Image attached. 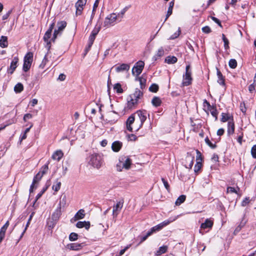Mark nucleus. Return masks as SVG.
<instances>
[{
	"label": "nucleus",
	"mask_w": 256,
	"mask_h": 256,
	"mask_svg": "<svg viewBox=\"0 0 256 256\" xmlns=\"http://www.w3.org/2000/svg\"><path fill=\"white\" fill-rule=\"evenodd\" d=\"M136 114L137 115L138 118H136L134 124L135 118L134 114L130 116L126 120V128L130 132H132L133 129L136 131H138L142 127L146 119V110H138Z\"/></svg>",
	"instance_id": "1"
},
{
	"label": "nucleus",
	"mask_w": 256,
	"mask_h": 256,
	"mask_svg": "<svg viewBox=\"0 0 256 256\" xmlns=\"http://www.w3.org/2000/svg\"><path fill=\"white\" fill-rule=\"evenodd\" d=\"M143 96L142 92L138 88H136L134 93L131 94L128 100V107L129 108H135L140 102V100Z\"/></svg>",
	"instance_id": "2"
},
{
	"label": "nucleus",
	"mask_w": 256,
	"mask_h": 256,
	"mask_svg": "<svg viewBox=\"0 0 256 256\" xmlns=\"http://www.w3.org/2000/svg\"><path fill=\"white\" fill-rule=\"evenodd\" d=\"M119 20L116 13H111L104 18L103 26L106 28H110L115 25L117 22H120Z\"/></svg>",
	"instance_id": "3"
},
{
	"label": "nucleus",
	"mask_w": 256,
	"mask_h": 256,
	"mask_svg": "<svg viewBox=\"0 0 256 256\" xmlns=\"http://www.w3.org/2000/svg\"><path fill=\"white\" fill-rule=\"evenodd\" d=\"M88 164L94 168H99L102 164V160L101 156L97 154H92L90 156Z\"/></svg>",
	"instance_id": "4"
},
{
	"label": "nucleus",
	"mask_w": 256,
	"mask_h": 256,
	"mask_svg": "<svg viewBox=\"0 0 256 256\" xmlns=\"http://www.w3.org/2000/svg\"><path fill=\"white\" fill-rule=\"evenodd\" d=\"M32 60V53L30 52L27 53L24 58V62L22 68L24 71L26 72L30 69Z\"/></svg>",
	"instance_id": "5"
},
{
	"label": "nucleus",
	"mask_w": 256,
	"mask_h": 256,
	"mask_svg": "<svg viewBox=\"0 0 256 256\" xmlns=\"http://www.w3.org/2000/svg\"><path fill=\"white\" fill-rule=\"evenodd\" d=\"M190 66L188 65L186 68V74L183 76V80L182 82V86H188L192 83V78L191 76L192 72L190 70Z\"/></svg>",
	"instance_id": "6"
},
{
	"label": "nucleus",
	"mask_w": 256,
	"mask_h": 256,
	"mask_svg": "<svg viewBox=\"0 0 256 256\" xmlns=\"http://www.w3.org/2000/svg\"><path fill=\"white\" fill-rule=\"evenodd\" d=\"M144 63L143 61L138 62L132 69V73L134 75L138 76L140 75L144 68Z\"/></svg>",
	"instance_id": "7"
},
{
	"label": "nucleus",
	"mask_w": 256,
	"mask_h": 256,
	"mask_svg": "<svg viewBox=\"0 0 256 256\" xmlns=\"http://www.w3.org/2000/svg\"><path fill=\"white\" fill-rule=\"evenodd\" d=\"M66 26V22L65 21L58 22L57 24L58 29L54 31V36L52 40L54 42L58 36L61 34L62 31H63Z\"/></svg>",
	"instance_id": "8"
},
{
	"label": "nucleus",
	"mask_w": 256,
	"mask_h": 256,
	"mask_svg": "<svg viewBox=\"0 0 256 256\" xmlns=\"http://www.w3.org/2000/svg\"><path fill=\"white\" fill-rule=\"evenodd\" d=\"M124 200H121L117 202L116 204L112 207V216L113 218H115L120 212L124 205Z\"/></svg>",
	"instance_id": "9"
},
{
	"label": "nucleus",
	"mask_w": 256,
	"mask_h": 256,
	"mask_svg": "<svg viewBox=\"0 0 256 256\" xmlns=\"http://www.w3.org/2000/svg\"><path fill=\"white\" fill-rule=\"evenodd\" d=\"M164 226V225H156L152 227L149 231L147 232L146 236L142 237L140 243H142L146 240L147 238L151 236L153 233L160 230L161 229H162Z\"/></svg>",
	"instance_id": "10"
},
{
	"label": "nucleus",
	"mask_w": 256,
	"mask_h": 256,
	"mask_svg": "<svg viewBox=\"0 0 256 256\" xmlns=\"http://www.w3.org/2000/svg\"><path fill=\"white\" fill-rule=\"evenodd\" d=\"M87 0H78L75 4L76 8V16H80L82 14L84 8L86 3Z\"/></svg>",
	"instance_id": "11"
},
{
	"label": "nucleus",
	"mask_w": 256,
	"mask_h": 256,
	"mask_svg": "<svg viewBox=\"0 0 256 256\" xmlns=\"http://www.w3.org/2000/svg\"><path fill=\"white\" fill-rule=\"evenodd\" d=\"M85 216V210L84 209H80L76 214L74 218L70 220V222L74 223L77 220L84 218Z\"/></svg>",
	"instance_id": "12"
},
{
	"label": "nucleus",
	"mask_w": 256,
	"mask_h": 256,
	"mask_svg": "<svg viewBox=\"0 0 256 256\" xmlns=\"http://www.w3.org/2000/svg\"><path fill=\"white\" fill-rule=\"evenodd\" d=\"M42 176V174H41L40 172H38L34 177L32 183L30 187V192H33L34 189V185L41 180ZM35 188H36V186L35 187Z\"/></svg>",
	"instance_id": "13"
},
{
	"label": "nucleus",
	"mask_w": 256,
	"mask_h": 256,
	"mask_svg": "<svg viewBox=\"0 0 256 256\" xmlns=\"http://www.w3.org/2000/svg\"><path fill=\"white\" fill-rule=\"evenodd\" d=\"M62 214V210L60 208H57L52 214L51 219L52 221L51 222L56 223L58 220L60 215Z\"/></svg>",
	"instance_id": "14"
},
{
	"label": "nucleus",
	"mask_w": 256,
	"mask_h": 256,
	"mask_svg": "<svg viewBox=\"0 0 256 256\" xmlns=\"http://www.w3.org/2000/svg\"><path fill=\"white\" fill-rule=\"evenodd\" d=\"M18 62V58L14 57L11 62L10 68L8 69V72L12 74L17 67V64Z\"/></svg>",
	"instance_id": "15"
},
{
	"label": "nucleus",
	"mask_w": 256,
	"mask_h": 256,
	"mask_svg": "<svg viewBox=\"0 0 256 256\" xmlns=\"http://www.w3.org/2000/svg\"><path fill=\"white\" fill-rule=\"evenodd\" d=\"M204 104H206L208 106L209 110L211 114L215 118V120H218V112L216 108L214 106H212L206 100H204Z\"/></svg>",
	"instance_id": "16"
},
{
	"label": "nucleus",
	"mask_w": 256,
	"mask_h": 256,
	"mask_svg": "<svg viewBox=\"0 0 256 256\" xmlns=\"http://www.w3.org/2000/svg\"><path fill=\"white\" fill-rule=\"evenodd\" d=\"M122 168L126 170H128L132 164V160L129 158L124 157L122 158Z\"/></svg>",
	"instance_id": "17"
},
{
	"label": "nucleus",
	"mask_w": 256,
	"mask_h": 256,
	"mask_svg": "<svg viewBox=\"0 0 256 256\" xmlns=\"http://www.w3.org/2000/svg\"><path fill=\"white\" fill-rule=\"evenodd\" d=\"M122 146V143L120 141H115L112 145V148L114 152H118L120 150Z\"/></svg>",
	"instance_id": "18"
},
{
	"label": "nucleus",
	"mask_w": 256,
	"mask_h": 256,
	"mask_svg": "<svg viewBox=\"0 0 256 256\" xmlns=\"http://www.w3.org/2000/svg\"><path fill=\"white\" fill-rule=\"evenodd\" d=\"M130 68V66L128 64H122L120 66H116L115 70L117 72H120L124 70L128 71L129 70Z\"/></svg>",
	"instance_id": "19"
},
{
	"label": "nucleus",
	"mask_w": 256,
	"mask_h": 256,
	"mask_svg": "<svg viewBox=\"0 0 256 256\" xmlns=\"http://www.w3.org/2000/svg\"><path fill=\"white\" fill-rule=\"evenodd\" d=\"M64 154L61 150H56L52 155V158L56 160L60 161L63 156Z\"/></svg>",
	"instance_id": "20"
},
{
	"label": "nucleus",
	"mask_w": 256,
	"mask_h": 256,
	"mask_svg": "<svg viewBox=\"0 0 256 256\" xmlns=\"http://www.w3.org/2000/svg\"><path fill=\"white\" fill-rule=\"evenodd\" d=\"M194 161V157L188 156L186 158V163L185 164L186 168H187L191 169L193 166Z\"/></svg>",
	"instance_id": "21"
},
{
	"label": "nucleus",
	"mask_w": 256,
	"mask_h": 256,
	"mask_svg": "<svg viewBox=\"0 0 256 256\" xmlns=\"http://www.w3.org/2000/svg\"><path fill=\"white\" fill-rule=\"evenodd\" d=\"M234 132V124L233 120H230L228 124V134L229 135L232 134Z\"/></svg>",
	"instance_id": "22"
},
{
	"label": "nucleus",
	"mask_w": 256,
	"mask_h": 256,
	"mask_svg": "<svg viewBox=\"0 0 256 256\" xmlns=\"http://www.w3.org/2000/svg\"><path fill=\"white\" fill-rule=\"evenodd\" d=\"M51 36L52 35L49 33L46 32L44 36V42H46V48L48 50H49L50 48V38Z\"/></svg>",
	"instance_id": "23"
},
{
	"label": "nucleus",
	"mask_w": 256,
	"mask_h": 256,
	"mask_svg": "<svg viewBox=\"0 0 256 256\" xmlns=\"http://www.w3.org/2000/svg\"><path fill=\"white\" fill-rule=\"evenodd\" d=\"M177 58L174 56H169L165 58V62L168 64H174L176 62Z\"/></svg>",
	"instance_id": "24"
},
{
	"label": "nucleus",
	"mask_w": 256,
	"mask_h": 256,
	"mask_svg": "<svg viewBox=\"0 0 256 256\" xmlns=\"http://www.w3.org/2000/svg\"><path fill=\"white\" fill-rule=\"evenodd\" d=\"M8 46V38L6 36H2L0 39V46L4 48Z\"/></svg>",
	"instance_id": "25"
},
{
	"label": "nucleus",
	"mask_w": 256,
	"mask_h": 256,
	"mask_svg": "<svg viewBox=\"0 0 256 256\" xmlns=\"http://www.w3.org/2000/svg\"><path fill=\"white\" fill-rule=\"evenodd\" d=\"M212 225H201L199 230L200 232L203 234L204 232H208L212 228Z\"/></svg>",
	"instance_id": "26"
},
{
	"label": "nucleus",
	"mask_w": 256,
	"mask_h": 256,
	"mask_svg": "<svg viewBox=\"0 0 256 256\" xmlns=\"http://www.w3.org/2000/svg\"><path fill=\"white\" fill-rule=\"evenodd\" d=\"M66 196H64L60 198V200L58 204V206L57 208H60V210H62V208H64L66 206Z\"/></svg>",
	"instance_id": "27"
},
{
	"label": "nucleus",
	"mask_w": 256,
	"mask_h": 256,
	"mask_svg": "<svg viewBox=\"0 0 256 256\" xmlns=\"http://www.w3.org/2000/svg\"><path fill=\"white\" fill-rule=\"evenodd\" d=\"M164 54V50L162 47L160 48L154 56L155 60L162 56Z\"/></svg>",
	"instance_id": "28"
},
{
	"label": "nucleus",
	"mask_w": 256,
	"mask_h": 256,
	"mask_svg": "<svg viewBox=\"0 0 256 256\" xmlns=\"http://www.w3.org/2000/svg\"><path fill=\"white\" fill-rule=\"evenodd\" d=\"M50 54L48 52L47 54L45 55L41 64L40 65V67L42 68H44L45 67L46 64L48 61V58L51 57V56H50Z\"/></svg>",
	"instance_id": "29"
},
{
	"label": "nucleus",
	"mask_w": 256,
	"mask_h": 256,
	"mask_svg": "<svg viewBox=\"0 0 256 256\" xmlns=\"http://www.w3.org/2000/svg\"><path fill=\"white\" fill-rule=\"evenodd\" d=\"M8 225H4L0 230V242H2L5 236L6 230L8 228Z\"/></svg>",
	"instance_id": "30"
},
{
	"label": "nucleus",
	"mask_w": 256,
	"mask_h": 256,
	"mask_svg": "<svg viewBox=\"0 0 256 256\" xmlns=\"http://www.w3.org/2000/svg\"><path fill=\"white\" fill-rule=\"evenodd\" d=\"M168 247L166 246H160L156 251V256H160L163 254L166 253L168 250Z\"/></svg>",
	"instance_id": "31"
},
{
	"label": "nucleus",
	"mask_w": 256,
	"mask_h": 256,
	"mask_svg": "<svg viewBox=\"0 0 256 256\" xmlns=\"http://www.w3.org/2000/svg\"><path fill=\"white\" fill-rule=\"evenodd\" d=\"M217 75L218 76V83L220 84V85L224 86V80L222 76V75L221 72L218 70H217Z\"/></svg>",
	"instance_id": "32"
},
{
	"label": "nucleus",
	"mask_w": 256,
	"mask_h": 256,
	"mask_svg": "<svg viewBox=\"0 0 256 256\" xmlns=\"http://www.w3.org/2000/svg\"><path fill=\"white\" fill-rule=\"evenodd\" d=\"M186 198V196L185 195H181L176 200L175 202V204L176 206H180L182 203H183Z\"/></svg>",
	"instance_id": "33"
},
{
	"label": "nucleus",
	"mask_w": 256,
	"mask_h": 256,
	"mask_svg": "<svg viewBox=\"0 0 256 256\" xmlns=\"http://www.w3.org/2000/svg\"><path fill=\"white\" fill-rule=\"evenodd\" d=\"M152 103L153 106H158L160 105L162 102L159 98L155 96L152 98Z\"/></svg>",
	"instance_id": "34"
},
{
	"label": "nucleus",
	"mask_w": 256,
	"mask_h": 256,
	"mask_svg": "<svg viewBox=\"0 0 256 256\" xmlns=\"http://www.w3.org/2000/svg\"><path fill=\"white\" fill-rule=\"evenodd\" d=\"M114 90L118 94H122L124 92L122 88V86L120 83H116L114 85Z\"/></svg>",
	"instance_id": "35"
},
{
	"label": "nucleus",
	"mask_w": 256,
	"mask_h": 256,
	"mask_svg": "<svg viewBox=\"0 0 256 256\" xmlns=\"http://www.w3.org/2000/svg\"><path fill=\"white\" fill-rule=\"evenodd\" d=\"M68 248L72 250H78L81 248L82 244L74 243L68 246Z\"/></svg>",
	"instance_id": "36"
},
{
	"label": "nucleus",
	"mask_w": 256,
	"mask_h": 256,
	"mask_svg": "<svg viewBox=\"0 0 256 256\" xmlns=\"http://www.w3.org/2000/svg\"><path fill=\"white\" fill-rule=\"evenodd\" d=\"M174 5V3L173 2H170V6L168 8V10L167 12V14L166 16V18L165 21L167 20V18L172 14V8Z\"/></svg>",
	"instance_id": "37"
},
{
	"label": "nucleus",
	"mask_w": 256,
	"mask_h": 256,
	"mask_svg": "<svg viewBox=\"0 0 256 256\" xmlns=\"http://www.w3.org/2000/svg\"><path fill=\"white\" fill-rule=\"evenodd\" d=\"M24 90V86L21 83H18L17 84L14 88V92L16 93H20L21 92H22Z\"/></svg>",
	"instance_id": "38"
},
{
	"label": "nucleus",
	"mask_w": 256,
	"mask_h": 256,
	"mask_svg": "<svg viewBox=\"0 0 256 256\" xmlns=\"http://www.w3.org/2000/svg\"><path fill=\"white\" fill-rule=\"evenodd\" d=\"M61 186V182H60L58 181V180L54 183L52 186V190L56 192H57L59 190Z\"/></svg>",
	"instance_id": "39"
},
{
	"label": "nucleus",
	"mask_w": 256,
	"mask_h": 256,
	"mask_svg": "<svg viewBox=\"0 0 256 256\" xmlns=\"http://www.w3.org/2000/svg\"><path fill=\"white\" fill-rule=\"evenodd\" d=\"M222 118H221V121L222 122H226L228 120L230 121V120H231V116L227 114H226V113H222Z\"/></svg>",
	"instance_id": "40"
},
{
	"label": "nucleus",
	"mask_w": 256,
	"mask_h": 256,
	"mask_svg": "<svg viewBox=\"0 0 256 256\" xmlns=\"http://www.w3.org/2000/svg\"><path fill=\"white\" fill-rule=\"evenodd\" d=\"M126 10H127V8H123L119 13L116 14V16L120 20L119 22H120L122 20L124 16V15Z\"/></svg>",
	"instance_id": "41"
},
{
	"label": "nucleus",
	"mask_w": 256,
	"mask_h": 256,
	"mask_svg": "<svg viewBox=\"0 0 256 256\" xmlns=\"http://www.w3.org/2000/svg\"><path fill=\"white\" fill-rule=\"evenodd\" d=\"M48 163L44 164L40 168L39 172H40L41 174H42V176H44V174H46L48 172Z\"/></svg>",
	"instance_id": "42"
},
{
	"label": "nucleus",
	"mask_w": 256,
	"mask_h": 256,
	"mask_svg": "<svg viewBox=\"0 0 256 256\" xmlns=\"http://www.w3.org/2000/svg\"><path fill=\"white\" fill-rule=\"evenodd\" d=\"M202 164L200 161L196 162L194 168V171L195 173L198 174V172L202 168Z\"/></svg>",
	"instance_id": "43"
},
{
	"label": "nucleus",
	"mask_w": 256,
	"mask_h": 256,
	"mask_svg": "<svg viewBox=\"0 0 256 256\" xmlns=\"http://www.w3.org/2000/svg\"><path fill=\"white\" fill-rule=\"evenodd\" d=\"M230 67L232 68H235L237 66L236 60L234 59H230L228 62Z\"/></svg>",
	"instance_id": "44"
},
{
	"label": "nucleus",
	"mask_w": 256,
	"mask_h": 256,
	"mask_svg": "<svg viewBox=\"0 0 256 256\" xmlns=\"http://www.w3.org/2000/svg\"><path fill=\"white\" fill-rule=\"evenodd\" d=\"M158 90V86L156 84H152L149 88L150 91L154 92H156Z\"/></svg>",
	"instance_id": "45"
},
{
	"label": "nucleus",
	"mask_w": 256,
	"mask_h": 256,
	"mask_svg": "<svg viewBox=\"0 0 256 256\" xmlns=\"http://www.w3.org/2000/svg\"><path fill=\"white\" fill-rule=\"evenodd\" d=\"M205 142L206 144L211 148H216V144H212L210 140L208 139V138H205Z\"/></svg>",
	"instance_id": "46"
},
{
	"label": "nucleus",
	"mask_w": 256,
	"mask_h": 256,
	"mask_svg": "<svg viewBox=\"0 0 256 256\" xmlns=\"http://www.w3.org/2000/svg\"><path fill=\"white\" fill-rule=\"evenodd\" d=\"M78 234L76 233L72 232L69 236L70 240L71 241H74L78 239Z\"/></svg>",
	"instance_id": "47"
},
{
	"label": "nucleus",
	"mask_w": 256,
	"mask_h": 256,
	"mask_svg": "<svg viewBox=\"0 0 256 256\" xmlns=\"http://www.w3.org/2000/svg\"><path fill=\"white\" fill-rule=\"evenodd\" d=\"M100 26H96L92 30L91 34L96 36L100 30Z\"/></svg>",
	"instance_id": "48"
},
{
	"label": "nucleus",
	"mask_w": 256,
	"mask_h": 256,
	"mask_svg": "<svg viewBox=\"0 0 256 256\" xmlns=\"http://www.w3.org/2000/svg\"><path fill=\"white\" fill-rule=\"evenodd\" d=\"M96 36H94L93 35L90 34L89 38V47H91L92 44H93V42L95 40Z\"/></svg>",
	"instance_id": "49"
},
{
	"label": "nucleus",
	"mask_w": 256,
	"mask_h": 256,
	"mask_svg": "<svg viewBox=\"0 0 256 256\" xmlns=\"http://www.w3.org/2000/svg\"><path fill=\"white\" fill-rule=\"evenodd\" d=\"M251 154L252 157L256 158V144L254 145L251 150Z\"/></svg>",
	"instance_id": "50"
},
{
	"label": "nucleus",
	"mask_w": 256,
	"mask_h": 256,
	"mask_svg": "<svg viewBox=\"0 0 256 256\" xmlns=\"http://www.w3.org/2000/svg\"><path fill=\"white\" fill-rule=\"evenodd\" d=\"M162 182L164 187L168 191H170V186L166 180H164V178H162Z\"/></svg>",
	"instance_id": "51"
},
{
	"label": "nucleus",
	"mask_w": 256,
	"mask_h": 256,
	"mask_svg": "<svg viewBox=\"0 0 256 256\" xmlns=\"http://www.w3.org/2000/svg\"><path fill=\"white\" fill-rule=\"evenodd\" d=\"M122 160H120L119 162L116 164V169L119 172L122 171V170L124 168H122Z\"/></svg>",
	"instance_id": "52"
},
{
	"label": "nucleus",
	"mask_w": 256,
	"mask_h": 256,
	"mask_svg": "<svg viewBox=\"0 0 256 256\" xmlns=\"http://www.w3.org/2000/svg\"><path fill=\"white\" fill-rule=\"evenodd\" d=\"M129 140L135 141L136 140V135L131 134L127 136Z\"/></svg>",
	"instance_id": "53"
},
{
	"label": "nucleus",
	"mask_w": 256,
	"mask_h": 256,
	"mask_svg": "<svg viewBox=\"0 0 256 256\" xmlns=\"http://www.w3.org/2000/svg\"><path fill=\"white\" fill-rule=\"evenodd\" d=\"M196 162L200 161L202 162V154L198 150H196Z\"/></svg>",
	"instance_id": "54"
},
{
	"label": "nucleus",
	"mask_w": 256,
	"mask_h": 256,
	"mask_svg": "<svg viewBox=\"0 0 256 256\" xmlns=\"http://www.w3.org/2000/svg\"><path fill=\"white\" fill-rule=\"evenodd\" d=\"M55 26L54 22H52L50 26L48 29L47 30L46 32L49 33L50 34L52 35V30L54 29V28Z\"/></svg>",
	"instance_id": "55"
},
{
	"label": "nucleus",
	"mask_w": 256,
	"mask_h": 256,
	"mask_svg": "<svg viewBox=\"0 0 256 256\" xmlns=\"http://www.w3.org/2000/svg\"><path fill=\"white\" fill-rule=\"evenodd\" d=\"M227 192H228V193H237V192L234 188L229 186L227 188Z\"/></svg>",
	"instance_id": "56"
},
{
	"label": "nucleus",
	"mask_w": 256,
	"mask_h": 256,
	"mask_svg": "<svg viewBox=\"0 0 256 256\" xmlns=\"http://www.w3.org/2000/svg\"><path fill=\"white\" fill-rule=\"evenodd\" d=\"M32 118V115L30 114H25L24 116V120L26 122L27 120Z\"/></svg>",
	"instance_id": "57"
},
{
	"label": "nucleus",
	"mask_w": 256,
	"mask_h": 256,
	"mask_svg": "<svg viewBox=\"0 0 256 256\" xmlns=\"http://www.w3.org/2000/svg\"><path fill=\"white\" fill-rule=\"evenodd\" d=\"M202 30L204 32L208 34L210 32L211 30L209 26H206L202 28Z\"/></svg>",
	"instance_id": "58"
},
{
	"label": "nucleus",
	"mask_w": 256,
	"mask_h": 256,
	"mask_svg": "<svg viewBox=\"0 0 256 256\" xmlns=\"http://www.w3.org/2000/svg\"><path fill=\"white\" fill-rule=\"evenodd\" d=\"M210 18H211L212 20H214L215 22L218 24L219 26H220V27H222L220 22L218 18H217L214 16H210Z\"/></svg>",
	"instance_id": "59"
},
{
	"label": "nucleus",
	"mask_w": 256,
	"mask_h": 256,
	"mask_svg": "<svg viewBox=\"0 0 256 256\" xmlns=\"http://www.w3.org/2000/svg\"><path fill=\"white\" fill-rule=\"evenodd\" d=\"M213 223H214L213 220H212L210 218H206L204 220V222H202V224H213Z\"/></svg>",
	"instance_id": "60"
},
{
	"label": "nucleus",
	"mask_w": 256,
	"mask_h": 256,
	"mask_svg": "<svg viewBox=\"0 0 256 256\" xmlns=\"http://www.w3.org/2000/svg\"><path fill=\"white\" fill-rule=\"evenodd\" d=\"M248 90L251 93H252L255 90V86L254 84H251L249 86Z\"/></svg>",
	"instance_id": "61"
},
{
	"label": "nucleus",
	"mask_w": 256,
	"mask_h": 256,
	"mask_svg": "<svg viewBox=\"0 0 256 256\" xmlns=\"http://www.w3.org/2000/svg\"><path fill=\"white\" fill-rule=\"evenodd\" d=\"M46 190V188H43L42 190L37 194L36 196V200H38V198H40L42 194Z\"/></svg>",
	"instance_id": "62"
},
{
	"label": "nucleus",
	"mask_w": 256,
	"mask_h": 256,
	"mask_svg": "<svg viewBox=\"0 0 256 256\" xmlns=\"http://www.w3.org/2000/svg\"><path fill=\"white\" fill-rule=\"evenodd\" d=\"M223 41L224 42V48L226 50L228 49L229 48V46H228L229 42H228V40L227 38V39L224 40Z\"/></svg>",
	"instance_id": "63"
},
{
	"label": "nucleus",
	"mask_w": 256,
	"mask_h": 256,
	"mask_svg": "<svg viewBox=\"0 0 256 256\" xmlns=\"http://www.w3.org/2000/svg\"><path fill=\"white\" fill-rule=\"evenodd\" d=\"M212 160L214 162H217L218 161V156L216 154H214L212 158Z\"/></svg>",
	"instance_id": "64"
}]
</instances>
